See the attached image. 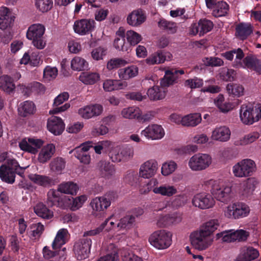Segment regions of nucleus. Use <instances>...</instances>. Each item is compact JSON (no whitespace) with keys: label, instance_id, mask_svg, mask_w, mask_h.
I'll list each match as a JSON object with an SVG mask.
<instances>
[{"label":"nucleus","instance_id":"nucleus-60","mask_svg":"<svg viewBox=\"0 0 261 261\" xmlns=\"http://www.w3.org/2000/svg\"><path fill=\"white\" fill-rule=\"evenodd\" d=\"M35 5L39 11L45 12L51 8L53 1L52 0H36Z\"/></svg>","mask_w":261,"mask_h":261},{"label":"nucleus","instance_id":"nucleus-23","mask_svg":"<svg viewBox=\"0 0 261 261\" xmlns=\"http://www.w3.org/2000/svg\"><path fill=\"white\" fill-rule=\"evenodd\" d=\"M47 127L55 135H60L64 130L65 125L61 118L52 116L48 120Z\"/></svg>","mask_w":261,"mask_h":261},{"label":"nucleus","instance_id":"nucleus-44","mask_svg":"<svg viewBox=\"0 0 261 261\" xmlns=\"http://www.w3.org/2000/svg\"><path fill=\"white\" fill-rule=\"evenodd\" d=\"M252 32L249 24L241 23L236 28V34L241 40L245 39Z\"/></svg>","mask_w":261,"mask_h":261},{"label":"nucleus","instance_id":"nucleus-8","mask_svg":"<svg viewBox=\"0 0 261 261\" xmlns=\"http://www.w3.org/2000/svg\"><path fill=\"white\" fill-rule=\"evenodd\" d=\"M240 116L244 124H252L261 118V107L243 105L240 110Z\"/></svg>","mask_w":261,"mask_h":261},{"label":"nucleus","instance_id":"nucleus-62","mask_svg":"<svg viewBox=\"0 0 261 261\" xmlns=\"http://www.w3.org/2000/svg\"><path fill=\"white\" fill-rule=\"evenodd\" d=\"M217 238H221L224 242L230 243L235 241L233 230H229L218 233L216 235Z\"/></svg>","mask_w":261,"mask_h":261},{"label":"nucleus","instance_id":"nucleus-57","mask_svg":"<svg viewBox=\"0 0 261 261\" xmlns=\"http://www.w3.org/2000/svg\"><path fill=\"white\" fill-rule=\"evenodd\" d=\"M31 238L33 239H36L40 238L42 234L44 227V225L41 223H34L31 226Z\"/></svg>","mask_w":261,"mask_h":261},{"label":"nucleus","instance_id":"nucleus-63","mask_svg":"<svg viewBox=\"0 0 261 261\" xmlns=\"http://www.w3.org/2000/svg\"><path fill=\"white\" fill-rule=\"evenodd\" d=\"M202 61L207 66H221L223 64L222 60L218 57L204 58Z\"/></svg>","mask_w":261,"mask_h":261},{"label":"nucleus","instance_id":"nucleus-33","mask_svg":"<svg viewBox=\"0 0 261 261\" xmlns=\"http://www.w3.org/2000/svg\"><path fill=\"white\" fill-rule=\"evenodd\" d=\"M127 85L125 82L109 79L103 82V88L105 91L110 92L123 89L126 87Z\"/></svg>","mask_w":261,"mask_h":261},{"label":"nucleus","instance_id":"nucleus-42","mask_svg":"<svg viewBox=\"0 0 261 261\" xmlns=\"http://www.w3.org/2000/svg\"><path fill=\"white\" fill-rule=\"evenodd\" d=\"M165 60L166 56L163 55V52L159 51L150 55L145 61L147 65H152L163 63Z\"/></svg>","mask_w":261,"mask_h":261},{"label":"nucleus","instance_id":"nucleus-13","mask_svg":"<svg viewBox=\"0 0 261 261\" xmlns=\"http://www.w3.org/2000/svg\"><path fill=\"white\" fill-rule=\"evenodd\" d=\"M213 22L206 19H201L198 22L193 23L189 28V34L192 36H202L213 28Z\"/></svg>","mask_w":261,"mask_h":261},{"label":"nucleus","instance_id":"nucleus-43","mask_svg":"<svg viewBox=\"0 0 261 261\" xmlns=\"http://www.w3.org/2000/svg\"><path fill=\"white\" fill-rule=\"evenodd\" d=\"M229 9L228 5L224 1H219L215 5L213 14L215 17H221L227 14Z\"/></svg>","mask_w":261,"mask_h":261},{"label":"nucleus","instance_id":"nucleus-35","mask_svg":"<svg viewBox=\"0 0 261 261\" xmlns=\"http://www.w3.org/2000/svg\"><path fill=\"white\" fill-rule=\"evenodd\" d=\"M35 111V106L34 103L31 101H25L20 104L18 112L19 115L22 117L33 114Z\"/></svg>","mask_w":261,"mask_h":261},{"label":"nucleus","instance_id":"nucleus-32","mask_svg":"<svg viewBox=\"0 0 261 261\" xmlns=\"http://www.w3.org/2000/svg\"><path fill=\"white\" fill-rule=\"evenodd\" d=\"M176 72L175 69L166 70L165 72L164 76L160 81L161 85L166 88L175 83L178 78V75H176Z\"/></svg>","mask_w":261,"mask_h":261},{"label":"nucleus","instance_id":"nucleus-31","mask_svg":"<svg viewBox=\"0 0 261 261\" xmlns=\"http://www.w3.org/2000/svg\"><path fill=\"white\" fill-rule=\"evenodd\" d=\"M97 169L100 175L105 178H109L115 173L113 165L105 161H100L97 164Z\"/></svg>","mask_w":261,"mask_h":261},{"label":"nucleus","instance_id":"nucleus-51","mask_svg":"<svg viewBox=\"0 0 261 261\" xmlns=\"http://www.w3.org/2000/svg\"><path fill=\"white\" fill-rule=\"evenodd\" d=\"M259 134L257 132H253L245 136L242 138L235 142L236 145H246L251 143L257 139Z\"/></svg>","mask_w":261,"mask_h":261},{"label":"nucleus","instance_id":"nucleus-30","mask_svg":"<svg viewBox=\"0 0 261 261\" xmlns=\"http://www.w3.org/2000/svg\"><path fill=\"white\" fill-rule=\"evenodd\" d=\"M151 100H159L164 99L166 94V88L163 86H154L149 88L147 93Z\"/></svg>","mask_w":261,"mask_h":261},{"label":"nucleus","instance_id":"nucleus-36","mask_svg":"<svg viewBox=\"0 0 261 261\" xmlns=\"http://www.w3.org/2000/svg\"><path fill=\"white\" fill-rule=\"evenodd\" d=\"M202 120L200 113H193L184 116L182 125L194 127L199 124Z\"/></svg>","mask_w":261,"mask_h":261},{"label":"nucleus","instance_id":"nucleus-53","mask_svg":"<svg viewBox=\"0 0 261 261\" xmlns=\"http://www.w3.org/2000/svg\"><path fill=\"white\" fill-rule=\"evenodd\" d=\"M177 168V165L173 161H169L163 164L161 173L164 176H168L174 172Z\"/></svg>","mask_w":261,"mask_h":261},{"label":"nucleus","instance_id":"nucleus-56","mask_svg":"<svg viewBox=\"0 0 261 261\" xmlns=\"http://www.w3.org/2000/svg\"><path fill=\"white\" fill-rule=\"evenodd\" d=\"M66 248H64L62 250L60 251H51L49 247L45 246L43 249V257L47 259L55 258L56 257H59L62 256L64 253Z\"/></svg>","mask_w":261,"mask_h":261},{"label":"nucleus","instance_id":"nucleus-24","mask_svg":"<svg viewBox=\"0 0 261 261\" xmlns=\"http://www.w3.org/2000/svg\"><path fill=\"white\" fill-rule=\"evenodd\" d=\"M14 17L9 9L2 7L0 8V29L5 30L10 28L14 22Z\"/></svg>","mask_w":261,"mask_h":261},{"label":"nucleus","instance_id":"nucleus-19","mask_svg":"<svg viewBox=\"0 0 261 261\" xmlns=\"http://www.w3.org/2000/svg\"><path fill=\"white\" fill-rule=\"evenodd\" d=\"M43 144V142L41 139L28 138H24L20 142L19 146L21 150L35 154Z\"/></svg>","mask_w":261,"mask_h":261},{"label":"nucleus","instance_id":"nucleus-17","mask_svg":"<svg viewBox=\"0 0 261 261\" xmlns=\"http://www.w3.org/2000/svg\"><path fill=\"white\" fill-rule=\"evenodd\" d=\"M165 131L161 125L151 124L141 132V135L148 140H160L165 136Z\"/></svg>","mask_w":261,"mask_h":261},{"label":"nucleus","instance_id":"nucleus-55","mask_svg":"<svg viewBox=\"0 0 261 261\" xmlns=\"http://www.w3.org/2000/svg\"><path fill=\"white\" fill-rule=\"evenodd\" d=\"M58 190L50 189L47 193V203L52 206L59 203L60 201V195Z\"/></svg>","mask_w":261,"mask_h":261},{"label":"nucleus","instance_id":"nucleus-27","mask_svg":"<svg viewBox=\"0 0 261 261\" xmlns=\"http://www.w3.org/2000/svg\"><path fill=\"white\" fill-rule=\"evenodd\" d=\"M29 178L33 183L45 188L49 187L54 184L52 178L44 175L30 174Z\"/></svg>","mask_w":261,"mask_h":261},{"label":"nucleus","instance_id":"nucleus-45","mask_svg":"<svg viewBox=\"0 0 261 261\" xmlns=\"http://www.w3.org/2000/svg\"><path fill=\"white\" fill-rule=\"evenodd\" d=\"M15 174L5 166L0 167V178L3 181L13 184L15 181Z\"/></svg>","mask_w":261,"mask_h":261},{"label":"nucleus","instance_id":"nucleus-12","mask_svg":"<svg viewBox=\"0 0 261 261\" xmlns=\"http://www.w3.org/2000/svg\"><path fill=\"white\" fill-rule=\"evenodd\" d=\"M92 245L91 239L86 238H82L76 241L73 246V251L78 260L87 258L90 253Z\"/></svg>","mask_w":261,"mask_h":261},{"label":"nucleus","instance_id":"nucleus-14","mask_svg":"<svg viewBox=\"0 0 261 261\" xmlns=\"http://www.w3.org/2000/svg\"><path fill=\"white\" fill-rule=\"evenodd\" d=\"M158 169L159 165L156 161L153 159L148 160L141 165L139 176L144 179H149L156 174Z\"/></svg>","mask_w":261,"mask_h":261},{"label":"nucleus","instance_id":"nucleus-25","mask_svg":"<svg viewBox=\"0 0 261 261\" xmlns=\"http://www.w3.org/2000/svg\"><path fill=\"white\" fill-rule=\"evenodd\" d=\"M256 184L257 181L255 178H248L240 184L238 192L241 196L247 197L252 194Z\"/></svg>","mask_w":261,"mask_h":261},{"label":"nucleus","instance_id":"nucleus-10","mask_svg":"<svg viewBox=\"0 0 261 261\" xmlns=\"http://www.w3.org/2000/svg\"><path fill=\"white\" fill-rule=\"evenodd\" d=\"M115 195L113 193H108L100 197H97L93 199L90 205L92 208V213L96 215V213L103 212L107 209L111 205L112 202L115 199Z\"/></svg>","mask_w":261,"mask_h":261},{"label":"nucleus","instance_id":"nucleus-38","mask_svg":"<svg viewBox=\"0 0 261 261\" xmlns=\"http://www.w3.org/2000/svg\"><path fill=\"white\" fill-rule=\"evenodd\" d=\"M99 79L100 75L96 72H83L79 76L80 81L86 85H93Z\"/></svg>","mask_w":261,"mask_h":261},{"label":"nucleus","instance_id":"nucleus-29","mask_svg":"<svg viewBox=\"0 0 261 261\" xmlns=\"http://www.w3.org/2000/svg\"><path fill=\"white\" fill-rule=\"evenodd\" d=\"M69 233L67 229L61 228L59 229L52 243V248L54 250L61 248L64 245L68 239Z\"/></svg>","mask_w":261,"mask_h":261},{"label":"nucleus","instance_id":"nucleus-26","mask_svg":"<svg viewBox=\"0 0 261 261\" xmlns=\"http://www.w3.org/2000/svg\"><path fill=\"white\" fill-rule=\"evenodd\" d=\"M146 20V16L141 10H135L129 13L126 18L127 23L134 27L142 24Z\"/></svg>","mask_w":261,"mask_h":261},{"label":"nucleus","instance_id":"nucleus-16","mask_svg":"<svg viewBox=\"0 0 261 261\" xmlns=\"http://www.w3.org/2000/svg\"><path fill=\"white\" fill-rule=\"evenodd\" d=\"M103 107L98 103L85 106L78 110L79 115L83 118L89 119L100 116L103 112Z\"/></svg>","mask_w":261,"mask_h":261},{"label":"nucleus","instance_id":"nucleus-48","mask_svg":"<svg viewBox=\"0 0 261 261\" xmlns=\"http://www.w3.org/2000/svg\"><path fill=\"white\" fill-rule=\"evenodd\" d=\"M141 111L137 107H129L123 109L121 112V115L125 118L139 119L141 117Z\"/></svg>","mask_w":261,"mask_h":261},{"label":"nucleus","instance_id":"nucleus-52","mask_svg":"<svg viewBox=\"0 0 261 261\" xmlns=\"http://www.w3.org/2000/svg\"><path fill=\"white\" fill-rule=\"evenodd\" d=\"M65 160L60 157L54 159L50 164V169L57 173H61L65 167Z\"/></svg>","mask_w":261,"mask_h":261},{"label":"nucleus","instance_id":"nucleus-5","mask_svg":"<svg viewBox=\"0 0 261 261\" xmlns=\"http://www.w3.org/2000/svg\"><path fill=\"white\" fill-rule=\"evenodd\" d=\"M148 241L154 247L158 249H165L172 243V234L164 229L156 230L150 236Z\"/></svg>","mask_w":261,"mask_h":261},{"label":"nucleus","instance_id":"nucleus-3","mask_svg":"<svg viewBox=\"0 0 261 261\" xmlns=\"http://www.w3.org/2000/svg\"><path fill=\"white\" fill-rule=\"evenodd\" d=\"M250 208L245 203L237 202L225 207L223 213L225 217L231 219H239L249 216Z\"/></svg>","mask_w":261,"mask_h":261},{"label":"nucleus","instance_id":"nucleus-2","mask_svg":"<svg viewBox=\"0 0 261 261\" xmlns=\"http://www.w3.org/2000/svg\"><path fill=\"white\" fill-rule=\"evenodd\" d=\"M158 184L159 182L156 178H152L140 189V192L146 194L152 190L154 194L166 197H171L177 192V189L173 186L164 184L158 186Z\"/></svg>","mask_w":261,"mask_h":261},{"label":"nucleus","instance_id":"nucleus-54","mask_svg":"<svg viewBox=\"0 0 261 261\" xmlns=\"http://www.w3.org/2000/svg\"><path fill=\"white\" fill-rule=\"evenodd\" d=\"M158 25L160 28L166 30L171 34L175 33L177 30L176 23L164 19H161L158 22Z\"/></svg>","mask_w":261,"mask_h":261},{"label":"nucleus","instance_id":"nucleus-22","mask_svg":"<svg viewBox=\"0 0 261 261\" xmlns=\"http://www.w3.org/2000/svg\"><path fill=\"white\" fill-rule=\"evenodd\" d=\"M244 66L240 63V67L254 70L257 74H261V60L254 55L247 56L243 60Z\"/></svg>","mask_w":261,"mask_h":261},{"label":"nucleus","instance_id":"nucleus-7","mask_svg":"<svg viewBox=\"0 0 261 261\" xmlns=\"http://www.w3.org/2000/svg\"><path fill=\"white\" fill-rule=\"evenodd\" d=\"M190 238L193 247L199 251L208 248L214 241L213 237H210L200 229L192 233Z\"/></svg>","mask_w":261,"mask_h":261},{"label":"nucleus","instance_id":"nucleus-41","mask_svg":"<svg viewBox=\"0 0 261 261\" xmlns=\"http://www.w3.org/2000/svg\"><path fill=\"white\" fill-rule=\"evenodd\" d=\"M15 86L13 80L7 75H4L0 77V88L7 93L12 92Z\"/></svg>","mask_w":261,"mask_h":261},{"label":"nucleus","instance_id":"nucleus-50","mask_svg":"<svg viewBox=\"0 0 261 261\" xmlns=\"http://www.w3.org/2000/svg\"><path fill=\"white\" fill-rule=\"evenodd\" d=\"M226 89L228 94L234 96L240 97L245 93L244 86L240 84H229Z\"/></svg>","mask_w":261,"mask_h":261},{"label":"nucleus","instance_id":"nucleus-15","mask_svg":"<svg viewBox=\"0 0 261 261\" xmlns=\"http://www.w3.org/2000/svg\"><path fill=\"white\" fill-rule=\"evenodd\" d=\"M192 202L195 207L204 210L212 207L215 201L210 194L200 193L193 197Z\"/></svg>","mask_w":261,"mask_h":261},{"label":"nucleus","instance_id":"nucleus-21","mask_svg":"<svg viewBox=\"0 0 261 261\" xmlns=\"http://www.w3.org/2000/svg\"><path fill=\"white\" fill-rule=\"evenodd\" d=\"M259 256L258 251L252 247L244 246L240 251L236 258V261H251Z\"/></svg>","mask_w":261,"mask_h":261},{"label":"nucleus","instance_id":"nucleus-28","mask_svg":"<svg viewBox=\"0 0 261 261\" xmlns=\"http://www.w3.org/2000/svg\"><path fill=\"white\" fill-rule=\"evenodd\" d=\"M56 151V147L53 144H48L40 150L38 156V161L42 164L46 163L53 156Z\"/></svg>","mask_w":261,"mask_h":261},{"label":"nucleus","instance_id":"nucleus-9","mask_svg":"<svg viewBox=\"0 0 261 261\" xmlns=\"http://www.w3.org/2000/svg\"><path fill=\"white\" fill-rule=\"evenodd\" d=\"M212 162V158L209 154L198 153L190 158L188 166L193 171H200L210 167Z\"/></svg>","mask_w":261,"mask_h":261},{"label":"nucleus","instance_id":"nucleus-49","mask_svg":"<svg viewBox=\"0 0 261 261\" xmlns=\"http://www.w3.org/2000/svg\"><path fill=\"white\" fill-rule=\"evenodd\" d=\"M1 166H5L10 170H12L15 173H17L21 176L23 173L24 168L19 166L17 161L14 159L8 158L6 160L5 164Z\"/></svg>","mask_w":261,"mask_h":261},{"label":"nucleus","instance_id":"nucleus-18","mask_svg":"<svg viewBox=\"0 0 261 261\" xmlns=\"http://www.w3.org/2000/svg\"><path fill=\"white\" fill-rule=\"evenodd\" d=\"M95 21L92 19H82L74 22V32L80 35H85L95 28Z\"/></svg>","mask_w":261,"mask_h":261},{"label":"nucleus","instance_id":"nucleus-61","mask_svg":"<svg viewBox=\"0 0 261 261\" xmlns=\"http://www.w3.org/2000/svg\"><path fill=\"white\" fill-rule=\"evenodd\" d=\"M112 145L111 142L103 141L97 143L93 147L96 153L100 154L102 151H107Z\"/></svg>","mask_w":261,"mask_h":261},{"label":"nucleus","instance_id":"nucleus-46","mask_svg":"<svg viewBox=\"0 0 261 261\" xmlns=\"http://www.w3.org/2000/svg\"><path fill=\"white\" fill-rule=\"evenodd\" d=\"M219 226V223L218 220L213 219L204 223L200 229L210 237H213V232L218 228Z\"/></svg>","mask_w":261,"mask_h":261},{"label":"nucleus","instance_id":"nucleus-1","mask_svg":"<svg viewBox=\"0 0 261 261\" xmlns=\"http://www.w3.org/2000/svg\"><path fill=\"white\" fill-rule=\"evenodd\" d=\"M204 184L210 187L211 194L215 198L222 202L229 200L231 193V187L220 180L210 179Z\"/></svg>","mask_w":261,"mask_h":261},{"label":"nucleus","instance_id":"nucleus-4","mask_svg":"<svg viewBox=\"0 0 261 261\" xmlns=\"http://www.w3.org/2000/svg\"><path fill=\"white\" fill-rule=\"evenodd\" d=\"M45 30L44 26L40 23L33 24L28 30L27 37L32 41V44L37 49H43L46 45V41L43 37Z\"/></svg>","mask_w":261,"mask_h":261},{"label":"nucleus","instance_id":"nucleus-6","mask_svg":"<svg viewBox=\"0 0 261 261\" xmlns=\"http://www.w3.org/2000/svg\"><path fill=\"white\" fill-rule=\"evenodd\" d=\"M256 170V165L254 161L249 159L241 160L236 164L232 169L234 176L242 178L250 176Z\"/></svg>","mask_w":261,"mask_h":261},{"label":"nucleus","instance_id":"nucleus-34","mask_svg":"<svg viewBox=\"0 0 261 261\" xmlns=\"http://www.w3.org/2000/svg\"><path fill=\"white\" fill-rule=\"evenodd\" d=\"M118 72L120 79L123 80H127L138 75V68L137 66L132 65L120 69Z\"/></svg>","mask_w":261,"mask_h":261},{"label":"nucleus","instance_id":"nucleus-58","mask_svg":"<svg viewBox=\"0 0 261 261\" xmlns=\"http://www.w3.org/2000/svg\"><path fill=\"white\" fill-rule=\"evenodd\" d=\"M126 37L128 42L133 45H136L142 40L141 35L132 30L127 31Z\"/></svg>","mask_w":261,"mask_h":261},{"label":"nucleus","instance_id":"nucleus-59","mask_svg":"<svg viewBox=\"0 0 261 261\" xmlns=\"http://www.w3.org/2000/svg\"><path fill=\"white\" fill-rule=\"evenodd\" d=\"M135 218L133 215H128L121 218L117 224V227L122 229L129 227L135 221Z\"/></svg>","mask_w":261,"mask_h":261},{"label":"nucleus","instance_id":"nucleus-20","mask_svg":"<svg viewBox=\"0 0 261 261\" xmlns=\"http://www.w3.org/2000/svg\"><path fill=\"white\" fill-rule=\"evenodd\" d=\"M231 131L226 126L221 125L215 127L211 133V139L215 141L225 142L230 138Z\"/></svg>","mask_w":261,"mask_h":261},{"label":"nucleus","instance_id":"nucleus-39","mask_svg":"<svg viewBox=\"0 0 261 261\" xmlns=\"http://www.w3.org/2000/svg\"><path fill=\"white\" fill-rule=\"evenodd\" d=\"M88 62L83 58L79 56L74 57L71 61V68L75 71H83L88 68Z\"/></svg>","mask_w":261,"mask_h":261},{"label":"nucleus","instance_id":"nucleus-11","mask_svg":"<svg viewBox=\"0 0 261 261\" xmlns=\"http://www.w3.org/2000/svg\"><path fill=\"white\" fill-rule=\"evenodd\" d=\"M134 153L132 147L117 146L111 150L110 156L114 162H126L133 158Z\"/></svg>","mask_w":261,"mask_h":261},{"label":"nucleus","instance_id":"nucleus-40","mask_svg":"<svg viewBox=\"0 0 261 261\" xmlns=\"http://www.w3.org/2000/svg\"><path fill=\"white\" fill-rule=\"evenodd\" d=\"M34 212L37 216L43 219H49L53 217V212L42 203H38L34 207Z\"/></svg>","mask_w":261,"mask_h":261},{"label":"nucleus","instance_id":"nucleus-37","mask_svg":"<svg viewBox=\"0 0 261 261\" xmlns=\"http://www.w3.org/2000/svg\"><path fill=\"white\" fill-rule=\"evenodd\" d=\"M215 105L223 113H227L232 109L231 103L226 101L222 94L218 95L214 100Z\"/></svg>","mask_w":261,"mask_h":261},{"label":"nucleus","instance_id":"nucleus-64","mask_svg":"<svg viewBox=\"0 0 261 261\" xmlns=\"http://www.w3.org/2000/svg\"><path fill=\"white\" fill-rule=\"evenodd\" d=\"M87 199V197L85 195H81L73 199L71 203V209L72 211H76L79 209L82 206Z\"/></svg>","mask_w":261,"mask_h":261},{"label":"nucleus","instance_id":"nucleus-47","mask_svg":"<svg viewBox=\"0 0 261 261\" xmlns=\"http://www.w3.org/2000/svg\"><path fill=\"white\" fill-rule=\"evenodd\" d=\"M58 190L62 193L73 195L76 193L78 187L76 184L72 182H67L61 184Z\"/></svg>","mask_w":261,"mask_h":261}]
</instances>
